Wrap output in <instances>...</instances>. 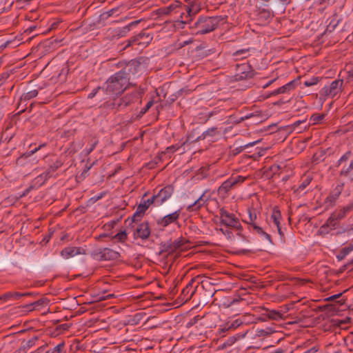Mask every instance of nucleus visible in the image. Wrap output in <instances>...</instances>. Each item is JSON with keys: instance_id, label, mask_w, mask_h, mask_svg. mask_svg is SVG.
Wrapping results in <instances>:
<instances>
[{"instance_id": "obj_1", "label": "nucleus", "mask_w": 353, "mask_h": 353, "mask_svg": "<svg viewBox=\"0 0 353 353\" xmlns=\"http://www.w3.org/2000/svg\"><path fill=\"white\" fill-rule=\"evenodd\" d=\"M129 85V77L125 72L120 71L112 75L104 83L101 90L110 96L121 94ZM99 88L97 90H100Z\"/></svg>"}, {"instance_id": "obj_2", "label": "nucleus", "mask_w": 353, "mask_h": 353, "mask_svg": "<svg viewBox=\"0 0 353 353\" xmlns=\"http://www.w3.org/2000/svg\"><path fill=\"white\" fill-rule=\"evenodd\" d=\"M220 22L217 17H199L194 23L195 32L196 34H204L215 30Z\"/></svg>"}, {"instance_id": "obj_3", "label": "nucleus", "mask_w": 353, "mask_h": 353, "mask_svg": "<svg viewBox=\"0 0 353 353\" xmlns=\"http://www.w3.org/2000/svg\"><path fill=\"white\" fill-rule=\"evenodd\" d=\"M186 248V241L182 238H178L174 241L170 240L162 243L161 252H165L170 254L176 251L183 250Z\"/></svg>"}, {"instance_id": "obj_4", "label": "nucleus", "mask_w": 353, "mask_h": 353, "mask_svg": "<svg viewBox=\"0 0 353 353\" xmlns=\"http://www.w3.org/2000/svg\"><path fill=\"white\" fill-rule=\"evenodd\" d=\"M221 223L226 226L234 228L237 230L241 229V225L238 218L232 213L228 212L224 209L219 211Z\"/></svg>"}, {"instance_id": "obj_5", "label": "nucleus", "mask_w": 353, "mask_h": 353, "mask_svg": "<svg viewBox=\"0 0 353 353\" xmlns=\"http://www.w3.org/2000/svg\"><path fill=\"white\" fill-rule=\"evenodd\" d=\"M343 81L342 79H336L333 81L329 85H325L321 90V94L333 98L339 94L341 91Z\"/></svg>"}, {"instance_id": "obj_6", "label": "nucleus", "mask_w": 353, "mask_h": 353, "mask_svg": "<svg viewBox=\"0 0 353 353\" xmlns=\"http://www.w3.org/2000/svg\"><path fill=\"white\" fill-rule=\"evenodd\" d=\"M172 193L173 188L171 185H167L161 188L157 194L152 196L155 205L157 206L161 205L171 197Z\"/></svg>"}, {"instance_id": "obj_7", "label": "nucleus", "mask_w": 353, "mask_h": 353, "mask_svg": "<svg viewBox=\"0 0 353 353\" xmlns=\"http://www.w3.org/2000/svg\"><path fill=\"white\" fill-rule=\"evenodd\" d=\"M150 228L148 222H142L139 223L134 231V238L146 240L150 235Z\"/></svg>"}, {"instance_id": "obj_8", "label": "nucleus", "mask_w": 353, "mask_h": 353, "mask_svg": "<svg viewBox=\"0 0 353 353\" xmlns=\"http://www.w3.org/2000/svg\"><path fill=\"white\" fill-rule=\"evenodd\" d=\"M181 210H178L172 213L168 214L157 221V225L162 228H165L172 223L178 221Z\"/></svg>"}, {"instance_id": "obj_9", "label": "nucleus", "mask_w": 353, "mask_h": 353, "mask_svg": "<svg viewBox=\"0 0 353 353\" xmlns=\"http://www.w3.org/2000/svg\"><path fill=\"white\" fill-rule=\"evenodd\" d=\"M244 178L241 176H236L235 177H231L225 181L219 188V192L220 194L227 193L232 186L237 183L243 182Z\"/></svg>"}, {"instance_id": "obj_10", "label": "nucleus", "mask_w": 353, "mask_h": 353, "mask_svg": "<svg viewBox=\"0 0 353 353\" xmlns=\"http://www.w3.org/2000/svg\"><path fill=\"white\" fill-rule=\"evenodd\" d=\"M85 254V250L82 247L69 246L65 248L61 252V256L65 259H68L75 256Z\"/></svg>"}, {"instance_id": "obj_11", "label": "nucleus", "mask_w": 353, "mask_h": 353, "mask_svg": "<svg viewBox=\"0 0 353 353\" xmlns=\"http://www.w3.org/2000/svg\"><path fill=\"white\" fill-rule=\"evenodd\" d=\"M353 210V201L348 203L347 205L344 206L343 208L336 210L334 212L330 219L329 221L330 222L333 221H337L340 220L343 218H344L347 213H349L350 211Z\"/></svg>"}, {"instance_id": "obj_12", "label": "nucleus", "mask_w": 353, "mask_h": 353, "mask_svg": "<svg viewBox=\"0 0 353 353\" xmlns=\"http://www.w3.org/2000/svg\"><path fill=\"white\" fill-rule=\"evenodd\" d=\"M31 292L20 293L17 292H8L0 295V303H4L11 300H18L21 297L32 296Z\"/></svg>"}, {"instance_id": "obj_13", "label": "nucleus", "mask_w": 353, "mask_h": 353, "mask_svg": "<svg viewBox=\"0 0 353 353\" xmlns=\"http://www.w3.org/2000/svg\"><path fill=\"white\" fill-rule=\"evenodd\" d=\"M99 254L101 258L105 261L114 260L118 259L120 256L119 252L109 248L100 249Z\"/></svg>"}, {"instance_id": "obj_14", "label": "nucleus", "mask_w": 353, "mask_h": 353, "mask_svg": "<svg viewBox=\"0 0 353 353\" xmlns=\"http://www.w3.org/2000/svg\"><path fill=\"white\" fill-rule=\"evenodd\" d=\"M343 190V185H338L334 190L326 198L325 203L327 206L333 205Z\"/></svg>"}, {"instance_id": "obj_15", "label": "nucleus", "mask_w": 353, "mask_h": 353, "mask_svg": "<svg viewBox=\"0 0 353 353\" xmlns=\"http://www.w3.org/2000/svg\"><path fill=\"white\" fill-rule=\"evenodd\" d=\"M154 203V199L153 196L151 198L141 201L137 206V210L134 214V216H137L140 214H143L148 209L150 205Z\"/></svg>"}, {"instance_id": "obj_16", "label": "nucleus", "mask_w": 353, "mask_h": 353, "mask_svg": "<svg viewBox=\"0 0 353 353\" xmlns=\"http://www.w3.org/2000/svg\"><path fill=\"white\" fill-rule=\"evenodd\" d=\"M51 174L52 169L49 168L46 172L38 175L33 181L34 185L37 187L42 185L51 176Z\"/></svg>"}, {"instance_id": "obj_17", "label": "nucleus", "mask_w": 353, "mask_h": 353, "mask_svg": "<svg viewBox=\"0 0 353 353\" xmlns=\"http://www.w3.org/2000/svg\"><path fill=\"white\" fill-rule=\"evenodd\" d=\"M281 219V215L280 211L278 208H274L272 210V214L270 216V222H272L274 226L276 227L278 232L281 234V228H280V220Z\"/></svg>"}, {"instance_id": "obj_18", "label": "nucleus", "mask_w": 353, "mask_h": 353, "mask_svg": "<svg viewBox=\"0 0 353 353\" xmlns=\"http://www.w3.org/2000/svg\"><path fill=\"white\" fill-rule=\"evenodd\" d=\"M207 200L204 194H203L192 204L189 205L187 207V210L188 211L198 210L201 206L205 204Z\"/></svg>"}, {"instance_id": "obj_19", "label": "nucleus", "mask_w": 353, "mask_h": 353, "mask_svg": "<svg viewBox=\"0 0 353 353\" xmlns=\"http://www.w3.org/2000/svg\"><path fill=\"white\" fill-rule=\"evenodd\" d=\"M140 96L141 92L138 91H135L130 95H126L121 99V103L119 104V106L125 107L131 103L134 99L139 98Z\"/></svg>"}, {"instance_id": "obj_20", "label": "nucleus", "mask_w": 353, "mask_h": 353, "mask_svg": "<svg viewBox=\"0 0 353 353\" xmlns=\"http://www.w3.org/2000/svg\"><path fill=\"white\" fill-rule=\"evenodd\" d=\"M138 23H139V21H134L130 23L129 24H128L127 26H125L123 28H119L116 29L114 31L116 35H117L119 37H125L128 34V32L130 30L131 27L137 25Z\"/></svg>"}, {"instance_id": "obj_21", "label": "nucleus", "mask_w": 353, "mask_h": 353, "mask_svg": "<svg viewBox=\"0 0 353 353\" xmlns=\"http://www.w3.org/2000/svg\"><path fill=\"white\" fill-rule=\"evenodd\" d=\"M294 81H292L286 83L285 85L274 90L271 93V94L276 95V94H283V93H285V92L290 91L291 90H292L294 88Z\"/></svg>"}, {"instance_id": "obj_22", "label": "nucleus", "mask_w": 353, "mask_h": 353, "mask_svg": "<svg viewBox=\"0 0 353 353\" xmlns=\"http://www.w3.org/2000/svg\"><path fill=\"white\" fill-rule=\"evenodd\" d=\"M340 174L344 176H352L353 175V159L347 165L345 164L340 172Z\"/></svg>"}, {"instance_id": "obj_23", "label": "nucleus", "mask_w": 353, "mask_h": 353, "mask_svg": "<svg viewBox=\"0 0 353 353\" xmlns=\"http://www.w3.org/2000/svg\"><path fill=\"white\" fill-rule=\"evenodd\" d=\"M34 310H41L48 307L49 300L46 298H42L37 301L33 302Z\"/></svg>"}, {"instance_id": "obj_24", "label": "nucleus", "mask_w": 353, "mask_h": 353, "mask_svg": "<svg viewBox=\"0 0 353 353\" xmlns=\"http://www.w3.org/2000/svg\"><path fill=\"white\" fill-rule=\"evenodd\" d=\"M274 332V330L270 327H267L264 329H257L256 330V334L259 336H268Z\"/></svg>"}, {"instance_id": "obj_25", "label": "nucleus", "mask_w": 353, "mask_h": 353, "mask_svg": "<svg viewBox=\"0 0 353 353\" xmlns=\"http://www.w3.org/2000/svg\"><path fill=\"white\" fill-rule=\"evenodd\" d=\"M252 230L259 235L264 237L265 239L270 241V236L269 234H268L265 232L263 230V229L258 226L256 224H253Z\"/></svg>"}, {"instance_id": "obj_26", "label": "nucleus", "mask_w": 353, "mask_h": 353, "mask_svg": "<svg viewBox=\"0 0 353 353\" xmlns=\"http://www.w3.org/2000/svg\"><path fill=\"white\" fill-rule=\"evenodd\" d=\"M312 181V178L310 176H307L301 182V183L299 185L298 188L296 190V192L299 193H301L302 191H303L305 188Z\"/></svg>"}, {"instance_id": "obj_27", "label": "nucleus", "mask_w": 353, "mask_h": 353, "mask_svg": "<svg viewBox=\"0 0 353 353\" xmlns=\"http://www.w3.org/2000/svg\"><path fill=\"white\" fill-rule=\"evenodd\" d=\"M267 315L269 319L273 320H279L283 318V314L281 312L274 310L268 311Z\"/></svg>"}, {"instance_id": "obj_28", "label": "nucleus", "mask_w": 353, "mask_h": 353, "mask_svg": "<svg viewBox=\"0 0 353 353\" xmlns=\"http://www.w3.org/2000/svg\"><path fill=\"white\" fill-rule=\"evenodd\" d=\"M246 332L244 334H237L235 336H233L232 337H230L228 340V341L223 344V346L225 345H232L237 339L243 338L245 335Z\"/></svg>"}, {"instance_id": "obj_29", "label": "nucleus", "mask_w": 353, "mask_h": 353, "mask_svg": "<svg viewBox=\"0 0 353 353\" xmlns=\"http://www.w3.org/2000/svg\"><path fill=\"white\" fill-rule=\"evenodd\" d=\"M190 289L189 288L188 285L186 286V288H185L183 290H182V292H181V296H183V297L182 298V300L184 301H187L188 300H189L192 295L193 294V292H190Z\"/></svg>"}, {"instance_id": "obj_30", "label": "nucleus", "mask_w": 353, "mask_h": 353, "mask_svg": "<svg viewBox=\"0 0 353 353\" xmlns=\"http://www.w3.org/2000/svg\"><path fill=\"white\" fill-rule=\"evenodd\" d=\"M248 220H246L245 222L252 227L253 224H256L255 221L256 219V214L255 212H252L250 210H248Z\"/></svg>"}, {"instance_id": "obj_31", "label": "nucleus", "mask_w": 353, "mask_h": 353, "mask_svg": "<svg viewBox=\"0 0 353 353\" xmlns=\"http://www.w3.org/2000/svg\"><path fill=\"white\" fill-rule=\"evenodd\" d=\"M114 238L119 242H124L127 240L128 234L125 230H122L116 234Z\"/></svg>"}, {"instance_id": "obj_32", "label": "nucleus", "mask_w": 353, "mask_h": 353, "mask_svg": "<svg viewBox=\"0 0 353 353\" xmlns=\"http://www.w3.org/2000/svg\"><path fill=\"white\" fill-rule=\"evenodd\" d=\"M38 94V91L37 90H32L29 92H27L23 94V98L25 100H30L35 97H37Z\"/></svg>"}, {"instance_id": "obj_33", "label": "nucleus", "mask_w": 353, "mask_h": 353, "mask_svg": "<svg viewBox=\"0 0 353 353\" xmlns=\"http://www.w3.org/2000/svg\"><path fill=\"white\" fill-rule=\"evenodd\" d=\"M217 134V130L216 128H210L205 131L202 136L203 139L207 138V137H213Z\"/></svg>"}, {"instance_id": "obj_34", "label": "nucleus", "mask_w": 353, "mask_h": 353, "mask_svg": "<svg viewBox=\"0 0 353 353\" xmlns=\"http://www.w3.org/2000/svg\"><path fill=\"white\" fill-rule=\"evenodd\" d=\"M34 341H35L34 339H32L28 341H23L21 343V348H23V350H25L26 348H29V347H32L34 344Z\"/></svg>"}, {"instance_id": "obj_35", "label": "nucleus", "mask_w": 353, "mask_h": 353, "mask_svg": "<svg viewBox=\"0 0 353 353\" xmlns=\"http://www.w3.org/2000/svg\"><path fill=\"white\" fill-rule=\"evenodd\" d=\"M21 308L22 309L23 312H32L34 310V307L33 303L23 305L21 306Z\"/></svg>"}, {"instance_id": "obj_36", "label": "nucleus", "mask_w": 353, "mask_h": 353, "mask_svg": "<svg viewBox=\"0 0 353 353\" xmlns=\"http://www.w3.org/2000/svg\"><path fill=\"white\" fill-rule=\"evenodd\" d=\"M243 324V321L241 319H236L233 321L229 325L230 329L234 330L239 327L241 325Z\"/></svg>"}, {"instance_id": "obj_37", "label": "nucleus", "mask_w": 353, "mask_h": 353, "mask_svg": "<svg viewBox=\"0 0 353 353\" xmlns=\"http://www.w3.org/2000/svg\"><path fill=\"white\" fill-rule=\"evenodd\" d=\"M350 252H352V250L347 245L346 247L341 249L339 258L343 259Z\"/></svg>"}, {"instance_id": "obj_38", "label": "nucleus", "mask_w": 353, "mask_h": 353, "mask_svg": "<svg viewBox=\"0 0 353 353\" xmlns=\"http://www.w3.org/2000/svg\"><path fill=\"white\" fill-rule=\"evenodd\" d=\"M229 330L230 329L228 325H223L218 329V335L222 336L223 334Z\"/></svg>"}, {"instance_id": "obj_39", "label": "nucleus", "mask_w": 353, "mask_h": 353, "mask_svg": "<svg viewBox=\"0 0 353 353\" xmlns=\"http://www.w3.org/2000/svg\"><path fill=\"white\" fill-rule=\"evenodd\" d=\"M350 152H345L338 161V165H341L344 162H346V161L349 159L350 156Z\"/></svg>"}, {"instance_id": "obj_40", "label": "nucleus", "mask_w": 353, "mask_h": 353, "mask_svg": "<svg viewBox=\"0 0 353 353\" xmlns=\"http://www.w3.org/2000/svg\"><path fill=\"white\" fill-rule=\"evenodd\" d=\"M318 82V79L316 78H312L309 80L304 81V85L306 87L312 86L314 85H316Z\"/></svg>"}, {"instance_id": "obj_41", "label": "nucleus", "mask_w": 353, "mask_h": 353, "mask_svg": "<svg viewBox=\"0 0 353 353\" xmlns=\"http://www.w3.org/2000/svg\"><path fill=\"white\" fill-rule=\"evenodd\" d=\"M64 347L63 343H60L58 345H55L52 350V353H60L63 350V347Z\"/></svg>"}, {"instance_id": "obj_42", "label": "nucleus", "mask_w": 353, "mask_h": 353, "mask_svg": "<svg viewBox=\"0 0 353 353\" xmlns=\"http://www.w3.org/2000/svg\"><path fill=\"white\" fill-rule=\"evenodd\" d=\"M323 115H312L311 117V120L313 121V123H316L319 122L323 119Z\"/></svg>"}, {"instance_id": "obj_43", "label": "nucleus", "mask_w": 353, "mask_h": 353, "mask_svg": "<svg viewBox=\"0 0 353 353\" xmlns=\"http://www.w3.org/2000/svg\"><path fill=\"white\" fill-rule=\"evenodd\" d=\"M338 23H339L338 21H331L330 22L329 25L327 26V28L330 30H333L338 25Z\"/></svg>"}, {"instance_id": "obj_44", "label": "nucleus", "mask_w": 353, "mask_h": 353, "mask_svg": "<svg viewBox=\"0 0 353 353\" xmlns=\"http://www.w3.org/2000/svg\"><path fill=\"white\" fill-rule=\"evenodd\" d=\"M153 105V101H150L147 103L145 108H143L142 112L145 113L148 110H149L152 105Z\"/></svg>"}, {"instance_id": "obj_45", "label": "nucleus", "mask_w": 353, "mask_h": 353, "mask_svg": "<svg viewBox=\"0 0 353 353\" xmlns=\"http://www.w3.org/2000/svg\"><path fill=\"white\" fill-rule=\"evenodd\" d=\"M179 148H180V147H177L176 148L174 145H172L171 147L168 148L167 150H168V152H174L177 150H179Z\"/></svg>"}, {"instance_id": "obj_46", "label": "nucleus", "mask_w": 353, "mask_h": 353, "mask_svg": "<svg viewBox=\"0 0 353 353\" xmlns=\"http://www.w3.org/2000/svg\"><path fill=\"white\" fill-rule=\"evenodd\" d=\"M276 80V79H271L269 81H268L266 83H265L264 85H262V88H268L269 85H270L273 82H274V81Z\"/></svg>"}, {"instance_id": "obj_47", "label": "nucleus", "mask_w": 353, "mask_h": 353, "mask_svg": "<svg viewBox=\"0 0 353 353\" xmlns=\"http://www.w3.org/2000/svg\"><path fill=\"white\" fill-rule=\"evenodd\" d=\"M260 141H261L260 140H257V141H255L253 142H250V143H247L246 145H245V148L252 147V146L254 145L255 144L259 143Z\"/></svg>"}, {"instance_id": "obj_48", "label": "nucleus", "mask_w": 353, "mask_h": 353, "mask_svg": "<svg viewBox=\"0 0 353 353\" xmlns=\"http://www.w3.org/2000/svg\"><path fill=\"white\" fill-rule=\"evenodd\" d=\"M43 145H39V147H37L35 148H34L33 150H30L29 152H28V154L30 155V154H34L36 152H37Z\"/></svg>"}, {"instance_id": "obj_49", "label": "nucleus", "mask_w": 353, "mask_h": 353, "mask_svg": "<svg viewBox=\"0 0 353 353\" xmlns=\"http://www.w3.org/2000/svg\"><path fill=\"white\" fill-rule=\"evenodd\" d=\"M347 77L350 79H353V68L347 71Z\"/></svg>"}, {"instance_id": "obj_50", "label": "nucleus", "mask_w": 353, "mask_h": 353, "mask_svg": "<svg viewBox=\"0 0 353 353\" xmlns=\"http://www.w3.org/2000/svg\"><path fill=\"white\" fill-rule=\"evenodd\" d=\"M304 123V121H297L294 122V123H293L294 129V130H296V127H297L299 125H300V124H301V123Z\"/></svg>"}, {"instance_id": "obj_51", "label": "nucleus", "mask_w": 353, "mask_h": 353, "mask_svg": "<svg viewBox=\"0 0 353 353\" xmlns=\"http://www.w3.org/2000/svg\"><path fill=\"white\" fill-rule=\"evenodd\" d=\"M317 352V349L315 347H312L310 350H306L304 353H312Z\"/></svg>"}, {"instance_id": "obj_52", "label": "nucleus", "mask_w": 353, "mask_h": 353, "mask_svg": "<svg viewBox=\"0 0 353 353\" xmlns=\"http://www.w3.org/2000/svg\"><path fill=\"white\" fill-rule=\"evenodd\" d=\"M97 92V90H96V91L93 90L91 93H90V94H88V97H89V98H92V97H94L95 96V94H96Z\"/></svg>"}, {"instance_id": "obj_53", "label": "nucleus", "mask_w": 353, "mask_h": 353, "mask_svg": "<svg viewBox=\"0 0 353 353\" xmlns=\"http://www.w3.org/2000/svg\"><path fill=\"white\" fill-rule=\"evenodd\" d=\"M220 230L224 234L230 235V232L228 230H224L223 229H221Z\"/></svg>"}, {"instance_id": "obj_54", "label": "nucleus", "mask_w": 353, "mask_h": 353, "mask_svg": "<svg viewBox=\"0 0 353 353\" xmlns=\"http://www.w3.org/2000/svg\"><path fill=\"white\" fill-rule=\"evenodd\" d=\"M330 1V0H320L319 1V3L321 4H323V3H329Z\"/></svg>"}, {"instance_id": "obj_55", "label": "nucleus", "mask_w": 353, "mask_h": 353, "mask_svg": "<svg viewBox=\"0 0 353 353\" xmlns=\"http://www.w3.org/2000/svg\"><path fill=\"white\" fill-rule=\"evenodd\" d=\"M95 144H96V143H94V144H93V145H92V146H91L88 150V153L91 152L93 150V149L94 148Z\"/></svg>"}, {"instance_id": "obj_56", "label": "nucleus", "mask_w": 353, "mask_h": 353, "mask_svg": "<svg viewBox=\"0 0 353 353\" xmlns=\"http://www.w3.org/2000/svg\"><path fill=\"white\" fill-rule=\"evenodd\" d=\"M349 247V248H350V250L352 251L353 250V243H350L347 245Z\"/></svg>"}, {"instance_id": "obj_57", "label": "nucleus", "mask_w": 353, "mask_h": 353, "mask_svg": "<svg viewBox=\"0 0 353 353\" xmlns=\"http://www.w3.org/2000/svg\"><path fill=\"white\" fill-rule=\"evenodd\" d=\"M282 2L285 3V4H288L290 3V0H281Z\"/></svg>"}, {"instance_id": "obj_58", "label": "nucleus", "mask_w": 353, "mask_h": 353, "mask_svg": "<svg viewBox=\"0 0 353 353\" xmlns=\"http://www.w3.org/2000/svg\"><path fill=\"white\" fill-rule=\"evenodd\" d=\"M274 353H281V351H280V350H275Z\"/></svg>"}, {"instance_id": "obj_59", "label": "nucleus", "mask_w": 353, "mask_h": 353, "mask_svg": "<svg viewBox=\"0 0 353 353\" xmlns=\"http://www.w3.org/2000/svg\"><path fill=\"white\" fill-rule=\"evenodd\" d=\"M186 143H187V142H186V141H185V142H184V143L181 145V147H182V146H185V145H186Z\"/></svg>"}, {"instance_id": "obj_60", "label": "nucleus", "mask_w": 353, "mask_h": 353, "mask_svg": "<svg viewBox=\"0 0 353 353\" xmlns=\"http://www.w3.org/2000/svg\"><path fill=\"white\" fill-rule=\"evenodd\" d=\"M302 131V129L298 130L297 132H301Z\"/></svg>"}, {"instance_id": "obj_61", "label": "nucleus", "mask_w": 353, "mask_h": 353, "mask_svg": "<svg viewBox=\"0 0 353 353\" xmlns=\"http://www.w3.org/2000/svg\"><path fill=\"white\" fill-rule=\"evenodd\" d=\"M50 350H46V353H49Z\"/></svg>"}]
</instances>
